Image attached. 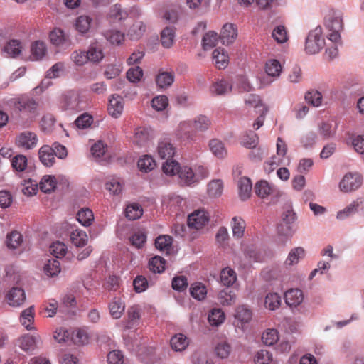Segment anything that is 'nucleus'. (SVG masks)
Here are the masks:
<instances>
[{"label":"nucleus","instance_id":"obj_1","mask_svg":"<svg viewBox=\"0 0 364 364\" xmlns=\"http://www.w3.org/2000/svg\"><path fill=\"white\" fill-rule=\"evenodd\" d=\"M343 13L338 9H330L324 16L323 26L327 38L333 43H341V33L344 27Z\"/></svg>","mask_w":364,"mask_h":364},{"label":"nucleus","instance_id":"obj_2","mask_svg":"<svg viewBox=\"0 0 364 364\" xmlns=\"http://www.w3.org/2000/svg\"><path fill=\"white\" fill-rule=\"evenodd\" d=\"M325 45L323 28L321 26H318L309 32L305 40L304 50L309 55H314L319 53Z\"/></svg>","mask_w":364,"mask_h":364},{"label":"nucleus","instance_id":"obj_3","mask_svg":"<svg viewBox=\"0 0 364 364\" xmlns=\"http://www.w3.org/2000/svg\"><path fill=\"white\" fill-rule=\"evenodd\" d=\"M296 215L292 209L288 208L282 214L281 221L277 226V232L287 238L291 237L296 232Z\"/></svg>","mask_w":364,"mask_h":364},{"label":"nucleus","instance_id":"obj_4","mask_svg":"<svg viewBox=\"0 0 364 364\" xmlns=\"http://www.w3.org/2000/svg\"><path fill=\"white\" fill-rule=\"evenodd\" d=\"M363 178L358 172H349L346 173L339 183L340 190L349 193L358 189L363 184Z\"/></svg>","mask_w":364,"mask_h":364},{"label":"nucleus","instance_id":"obj_5","mask_svg":"<svg viewBox=\"0 0 364 364\" xmlns=\"http://www.w3.org/2000/svg\"><path fill=\"white\" fill-rule=\"evenodd\" d=\"M282 65L276 59H270L266 62L265 72L268 77H264L261 80L263 86L269 85L275 78L278 77L282 72Z\"/></svg>","mask_w":364,"mask_h":364},{"label":"nucleus","instance_id":"obj_6","mask_svg":"<svg viewBox=\"0 0 364 364\" xmlns=\"http://www.w3.org/2000/svg\"><path fill=\"white\" fill-rule=\"evenodd\" d=\"M255 192L262 199H265L269 196L278 198L282 195L281 191L276 186L264 180L256 183Z\"/></svg>","mask_w":364,"mask_h":364},{"label":"nucleus","instance_id":"obj_7","mask_svg":"<svg viewBox=\"0 0 364 364\" xmlns=\"http://www.w3.org/2000/svg\"><path fill=\"white\" fill-rule=\"evenodd\" d=\"M208 213L204 209L193 211L188 217V225L191 229L200 230L209 221Z\"/></svg>","mask_w":364,"mask_h":364},{"label":"nucleus","instance_id":"obj_8","mask_svg":"<svg viewBox=\"0 0 364 364\" xmlns=\"http://www.w3.org/2000/svg\"><path fill=\"white\" fill-rule=\"evenodd\" d=\"M80 95L74 91L66 93L63 98L61 106L65 110L80 111L83 109Z\"/></svg>","mask_w":364,"mask_h":364},{"label":"nucleus","instance_id":"obj_9","mask_svg":"<svg viewBox=\"0 0 364 364\" xmlns=\"http://www.w3.org/2000/svg\"><path fill=\"white\" fill-rule=\"evenodd\" d=\"M14 107L21 112H34L38 107V103L27 95H21L12 100Z\"/></svg>","mask_w":364,"mask_h":364},{"label":"nucleus","instance_id":"obj_10","mask_svg":"<svg viewBox=\"0 0 364 364\" xmlns=\"http://www.w3.org/2000/svg\"><path fill=\"white\" fill-rule=\"evenodd\" d=\"M6 298L9 306L19 307L26 301V294L22 288L14 287L7 292Z\"/></svg>","mask_w":364,"mask_h":364},{"label":"nucleus","instance_id":"obj_11","mask_svg":"<svg viewBox=\"0 0 364 364\" xmlns=\"http://www.w3.org/2000/svg\"><path fill=\"white\" fill-rule=\"evenodd\" d=\"M37 142V135L28 131L21 133L16 138L17 146L27 150L33 149L36 146Z\"/></svg>","mask_w":364,"mask_h":364},{"label":"nucleus","instance_id":"obj_12","mask_svg":"<svg viewBox=\"0 0 364 364\" xmlns=\"http://www.w3.org/2000/svg\"><path fill=\"white\" fill-rule=\"evenodd\" d=\"M156 151L161 159H171L176 153V148L168 139H163L159 141Z\"/></svg>","mask_w":364,"mask_h":364},{"label":"nucleus","instance_id":"obj_13","mask_svg":"<svg viewBox=\"0 0 364 364\" xmlns=\"http://www.w3.org/2000/svg\"><path fill=\"white\" fill-rule=\"evenodd\" d=\"M284 301L289 307H296L304 301V294L299 289H291L284 293Z\"/></svg>","mask_w":364,"mask_h":364},{"label":"nucleus","instance_id":"obj_14","mask_svg":"<svg viewBox=\"0 0 364 364\" xmlns=\"http://www.w3.org/2000/svg\"><path fill=\"white\" fill-rule=\"evenodd\" d=\"M237 36V30L232 23H225L221 30L220 38L223 45L232 44Z\"/></svg>","mask_w":364,"mask_h":364},{"label":"nucleus","instance_id":"obj_15","mask_svg":"<svg viewBox=\"0 0 364 364\" xmlns=\"http://www.w3.org/2000/svg\"><path fill=\"white\" fill-rule=\"evenodd\" d=\"M107 109L112 117L118 118L124 109L123 98L119 95H112L109 100Z\"/></svg>","mask_w":364,"mask_h":364},{"label":"nucleus","instance_id":"obj_16","mask_svg":"<svg viewBox=\"0 0 364 364\" xmlns=\"http://www.w3.org/2000/svg\"><path fill=\"white\" fill-rule=\"evenodd\" d=\"M155 80L158 87L165 90L170 87L174 82L175 74L173 71L159 70Z\"/></svg>","mask_w":364,"mask_h":364},{"label":"nucleus","instance_id":"obj_17","mask_svg":"<svg viewBox=\"0 0 364 364\" xmlns=\"http://www.w3.org/2000/svg\"><path fill=\"white\" fill-rule=\"evenodd\" d=\"M41 341L38 334H26L18 339V346L24 351L33 350Z\"/></svg>","mask_w":364,"mask_h":364},{"label":"nucleus","instance_id":"obj_18","mask_svg":"<svg viewBox=\"0 0 364 364\" xmlns=\"http://www.w3.org/2000/svg\"><path fill=\"white\" fill-rule=\"evenodd\" d=\"M41 162L46 167H51L55 163V156L51 146L44 145L38 151Z\"/></svg>","mask_w":364,"mask_h":364},{"label":"nucleus","instance_id":"obj_19","mask_svg":"<svg viewBox=\"0 0 364 364\" xmlns=\"http://www.w3.org/2000/svg\"><path fill=\"white\" fill-rule=\"evenodd\" d=\"M213 60L218 69H224L228 65L229 56L224 48H218L213 52Z\"/></svg>","mask_w":364,"mask_h":364},{"label":"nucleus","instance_id":"obj_20","mask_svg":"<svg viewBox=\"0 0 364 364\" xmlns=\"http://www.w3.org/2000/svg\"><path fill=\"white\" fill-rule=\"evenodd\" d=\"M318 132L323 139H328L336 135V126L331 121H323L318 124Z\"/></svg>","mask_w":364,"mask_h":364},{"label":"nucleus","instance_id":"obj_21","mask_svg":"<svg viewBox=\"0 0 364 364\" xmlns=\"http://www.w3.org/2000/svg\"><path fill=\"white\" fill-rule=\"evenodd\" d=\"M181 183L186 186L195 185L193 169L188 166H181L177 173Z\"/></svg>","mask_w":364,"mask_h":364},{"label":"nucleus","instance_id":"obj_22","mask_svg":"<svg viewBox=\"0 0 364 364\" xmlns=\"http://www.w3.org/2000/svg\"><path fill=\"white\" fill-rule=\"evenodd\" d=\"M64 63L59 62L54 64L46 73V78L41 82V86L43 87H48L50 82V79L58 77L60 73L64 70Z\"/></svg>","mask_w":364,"mask_h":364},{"label":"nucleus","instance_id":"obj_23","mask_svg":"<svg viewBox=\"0 0 364 364\" xmlns=\"http://www.w3.org/2000/svg\"><path fill=\"white\" fill-rule=\"evenodd\" d=\"M252 182L249 178L242 177L238 181L239 196L241 200H246L250 197L252 192Z\"/></svg>","mask_w":364,"mask_h":364},{"label":"nucleus","instance_id":"obj_24","mask_svg":"<svg viewBox=\"0 0 364 364\" xmlns=\"http://www.w3.org/2000/svg\"><path fill=\"white\" fill-rule=\"evenodd\" d=\"M195 130L192 121H183L180 122L177 129V134L183 139H192Z\"/></svg>","mask_w":364,"mask_h":364},{"label":"nucleus","instance_id":"obj_25","mask_svg":"<svg viewBox=\"0 0 364 364\" xmlns=\"http://www.w3.org/2000/svg\"><path fill=\"white\" fill-rule=\"evenodd\" d=\"M305 257V250L301 247H294L289 252L285 260L286 266H293L299 263Z\"/></svg>","mask_w":364,"mask_h":364},{"label":"nucleus","instance_id":"obj_26","mask_svg":"<svg viewBox=\"0 0 364 364\" xmlns=\"http://www.w3.org/2000/svg\"><path fill=\"white\" fill-rule=\"evenodd\" d=\"M175 28L173 26H167L161 32V42L166 48H171L175 41Z\"/></svg>","mask_w":364,"mask_h":364},{"label":"nucleus","instance_id":"obj_27","mask_svg":"<svg viewBox=\"0 0 364 364\" xmlns=\"http://www.w3.org/2000/svg\"><path fill=\"white\" fill-rule=\"evenodd\" d=\"M34 321V307L31 306L24 309L20 316V322L26 328L30 331L34 328L33 323Z\"/></svg>","mask_w":364,"mask_h":364},{"label":"nucleus","instance_id":"obj_28","mask_svg":"<svg viewBox=\"0 0 364 364\" xmlns=\"http://www.w3.org/2000/svg\"><path fill=\"white\" fill-rule=\"evenodd\" d=\"M287 0H257V6L262 11L275 9L287 6Z\"/></svg>","mask_w":364,"mask_h":364},{"label":"nucleus","instance_id":"obj_29","mask_svg":"<svg viewBox=\"0 0 364 364\" xmlns=\"http://www.w3.org/2000/svg\"><path fill=\"white\" fill-rule=\"evenodd\" d=\"M236 294L228 288L221 290L218 295V300L223 306H231L235 303Z\"/></svg>","mask_w":364,"mask_h":364},{"label":"nucleus","instance_id":"obj_30","mask_svg":"<svg viewBox=\"0 0 364 364\" xmlns=\"http://www.w3.org/2000/svg\"><path fill=\"white\" fill-rule=\"evenodd\" d=\"M232 235L236 239H240L244 235L246 224L245 220L235 216L231 222Z\"/></svg>","mask_w":364,"mask_h":364},{"label":"nucleus","instance_id":"obj_31","mask_svg":"<svg viewBox=\"0 0 364 364\" xmlns=\"http://www.w3.org/2000/svg\"><path fill=\"white\" fill-rule=\"evenodd\" d=\"M23 49L21 43L18 40H11L4 46L3 51L7 54L9 57L16 58L18 56Z\"/></svg>","mask_w":364,"mask_h":364},{"label":"nucleus","instance_id":"obj_32","mask_svg":"<svg viewBox=\"0 0 364 364\" xmlns=\"http://www.w3.org/2000/svg\"><path fill=\"white\" fill-rule=\"evenodd\" d=\"M92 23V18L90 16L82 15L76 18L75 26L79 33L85 34L89 32Z\"/></svg>","mask_w":364,"mask_h":364},{"label":"nucleus","instance_id":"obj_33","mask_svg":"<svg viewBox=\"0 0 364 364\" xmlns=\"http://www.w3.org/2000/svg\"><path fill=\"white\" fill-rule=\"evenodd\" d=\"M94 214L88 208H82L77 213V220L85 227H88L92 224L94 220Z\"/></svg>","mask_w":364,"mask_h":364},{"label":"nucleus","instance_id":"obj_34","mask_svg":"<svg viewBox=\"0 0 364 364\" xmlns=\"http://www.w3.org/2000/svg\"><path fill=\"white\" fill-rule=\"evenodd\" d=\"M109 313L113 318H119L125 309V305L121 299L114 298L109 305Z\"/></svg>","mask_w":364,"mask_h":364},{"label":"nucleus","instance_id":"obj_35","mask_svg":"<svg viewBox=\"0 0 364 364\" xmlns=\"http://www.w3.org/2000/svg\"><path fill=\"white\" fill-rule=\"evenodd\" d=\"M61 271L60 264L58 260L52 259H48L44 264V274L48 277L57 276Z\"/></svg>","mask_w":364,"mask_h":364},{"label":"nucleus","instance_id":"obj_36","mask_svg":"<svg viewBox=\"0 0 364 364\" xmlns=\"http://www.w3.org/2000/svg\"><path fill=\"white\" fill-rule=\"evenodd\" d=\"M232 90V85L225 80H217L210 87V92L217 95H225Z\"/></svg>","mask_w":364,"mask_h":364},{"label":"nucleus","instance_id":"obj_37","mask_svg":"<svg viewBox=\"0 0 364 364\" xmlns=\"http://www.w3.org/2000/svg\"><path fill=\"white\" fill-rule=\"evenodd\" d=\"M31 53L30 59L31 60H41L46 53L45 43L41 41H36L31 45Z\"/></svg>","mask_w":364,"mask_h":364},{"label":"nucleus","instance_id":"obj_38","mask_svg":"<svg viewBox=\"0 0 364 364\" xmlns=\"http://www.w3.org/2000/svg\"><path fill=\"white\" fill-rule=\"evenodd\" d=\"M127 321L125 327L128 329L134 328L140 318V309L137 306H132L127 311Z\"/></svg>","mask_w":364,"mask_h":364},{"label":"nucleus","instance_id":"obj_39","mask_svg":"<svg viewBox=\"0 0 364 364\" xmlns=\"http://www.w3.org/2000/svg\"><path fill=\"white\" fill-rule=\"evenodd\" d=\"M170 343L175 351H182L188 346V341L185 335L178 333L171 338Z\"/></svg>","mask_w":364,"mask_h":364},{"label":"nucleus","instance_id":"obj_40","mask_svg":"<svg viewBox=\"0 0 364 364\" xmlns=\"http://www.w3.org/2000/svg\"><path fill=\"white\" fill-rule=\"evenodd\" d=\"M220 281L224 286H232L237 281V274L235 270L225 267L221 270Z\"/></svg>","mask_w":364,"mask_h":364},{"label":"nucleus","instance_id":"obj_41","mask_svg":"<svg viewBox=\"0 0 364 364\" xmlns=\"http://www.w3.org/2000/svg\"><path fill=\"white\" fill-rule=\"evenodd\" d=\"M151 138L150 132L146 128H137L134 133V142L139 146H144Z\"/></svg>","mask_w":364,"mask_h":364},{"label":"nucleus","instance_id":"obj_42","mask_svg":"<svg viewBox=\"0 0 364 364\" xmlns=\"http://www.w3.org/2000/svg\"><path fill=\"white\" fill-rule=\"evenodd\" d=\"M143 215V209L138 203H132L127 206L125 215L130 220L139 219Z\"/></svg>","mask_w":364,"mask_h":364},{"label":"nucleus","instance_id":"obj_43","mask_svg":"<svg viewBox=\"0 0 364 364\" xmlns=\"http://www.w3.org/2000/svg\"><path fill=\"white\" fill-rule=\"evenodd\" d=\"M70 240L76 247H84L87 242V235L83 230H75L70 234Z\"/></svg>","mask_w":364,"mask_h":364},{"label":"nucleus","instance_id":"obj_44","mask_svg":"<svg viewBox=\"0 0 364 364\" xmlns=\"http://www.w3.org/2000/svg\"><path fill=\"white\" fill-rule=\"evenodd\" d=\"M195 132H205L210 127L211 122L205 115H199L192 121Z\"/></svg>","mask_w":364,"mask_h":364},{"label":"nucleus","instance_id":"obj_45","mask_svg":"<svg viewBox=\"0 0 364 364\" xmlns=\"http://www.w3.org/2000/svg\"><path fill=\"white\" fill-rule=\"evenodd\" d=\"M218 41V35L216 32L209 31L206 33L202 39V46L204 50H210L214 48Z\"/></svg>","mask_w":364,"mask_h":364},{"label":"nucleus","instance_id":"obj_46","mask_svg":"<svg viewBox=\"0 0 364 364\" xmlns=\"http://www.w3.org/2000/svg\"><path fill=\"white\" fill-rule=\"evenodd\" d=\"M23 239L22 235L17 231H12L7 235L6 243L10 249H16L23 243Z\"/></svg>","mask_w":364,"mask_h":364},{"label":"nucleus","instance_id":"obj_47","mask_svg":"<svg viewBox=\"0 0 364 364\" xmlns=\"http://www.w3.org/2000/svg\"><path fill=\"white\" fill-rule=\"evenodd\" d=\"M209 147L212 153L218 158H224L226 156V150L223 144L218 139H213L209 142Z\"/></svg>","mask_w":364,"mask_h":364},{"label":"nucleus","instance_id":"obj_48","mask_svg":"<svg viewBox=\"0 0 364 364\" xmlns=\"http://www.w3.org/2000/svg\"><path fill=\"white\" fill-rule=\"evenodd\" d=\"M223 190V183L220 179L213 180L208 185V193L210 197L216 198L220 196Z\"/></svg>","mask_w":364,"mask_h":364},{"label":"nucleus","instance_id":"obj_49","mask_svg":"<svg viewBox=\"0 0 364 364\" xmlns=\"http://www.w3.org/2000/svg\"><path fill=\"white\" fill-rule=\"evenodd\" d=\"M279 339V333L274 328H268L262 335V340L266 346H273Z\"/></svg>","mask_w":364,"mask_h":364},{"label":"nucleus","instance_id":"obj_50","mask_svg":"<svg viewBox=\"0 0 364 364\" xmlns=\"http://www.w3.org/2000/svg\"><path fill=\"white\" fill-rule=\"evenodd\" d=\"M137 165L141 171L147 173L154 169L156 163L152 156L145 155L139 159Z\"/></svg>","mask_w":364,"mask_h":364},{"label":"nucleus","instance_id":"obj_51","mask_svg":"<svg viewBox=\"0 0 364 364\" xmlns=\"http://www.w3.org/2000/svg\"><path fill=\"white\" fill-rule=\"evenodd\" d=\"M281 301V297L277 293H269L265 297L264 305L267 309L274 311L279 307Z\"/></svg>","mask_w":364,"mask_h":364},{"label":"nucleus","instance_id":"obj_52","mask_svg":"<svg viewBox=\"0 0 364 364\" xmlns=\"http://www.w3.org/2000/svg\"><path fill=\"white\" fill-rule=\"evenodd\" d=\"M55 186L56 181L55 177L52 176H44L39 183V188L44 193L51 192Z\"/></svg>","mask_w":364,"mask_h":364},{"label":"nucleus","instance_id":"obj_53","mask_svg":"<svg viewBox=\"0 0 364 364\" xmlns=\"http://www.w3.org/2000/svg\"><path fill=\"white\" fill-rule=\"evenodd\" d=\"M166 261L159 256L152 257L149 262V269L154 273H161L165 269Z\"/></svg>","mask_w":364,"mask_h":364},{"label":"nucleus","instance_id":"obj_54","mask_svg":"<svg viewBox=\"0 0 364 364\" xmlns=\"http://www.w3.org/2000/svg\"><path fill=\"white\" fill-rule=\"evenodd\" d=\"M87 53L89 60L93 63H98L104 58L102 48L96 43L90 45Z\"/></svg>","mask_w":364,"mask_h":364},{"label":"nucleus","instance_id":"obj_55","mask_svg":"<svg viewBox=\"0 0 364 364\" xmlns=\"http://www.w3.org/2000/svg\"><path fill=\"white\" fill-rule=\"evenodd\" d=\"M146 31V26L141 21L135 22L128 31V36L133 39L137 40L141 38Z\"/></svg>","mask_w":364,"mask_h":364},{"label":"nucleus","instance_id":"obj_56","mask_svg":"<svg viewBox=\"0 0 364 364\" xmlns=\"http://www.w3.org/2000/svg\"><path fill=\"white\" fill-rule=\"evenodd\" d=\"M105 38L113 45H120L124 40L122 33L117 30H109L105 32Z\"/></svg>","mask_w":364,"mask_h":364},{"label":"nucleus","instance_id":"obj_57","mask_svg":"<svg viewBox=\"0 0 364 364\" xmlns=\"http://www.w3.org/2000/svg\"><path fill=\"white\" fill-rule=\"evenodd\" d=\"M252 311L245 306H240L237 307L235 313V318L240 321L242 324L247 323L252 319Z\"/></svg>","mask_w":364,"mask_h":364},{"label":"nucleus","instance_id":"obj_58","mask_svg":"<svg viewBox=\"0 0 364 364\" xmlns=\"http://www.w3.org/2000/svg\"><path fill=\"white\" fill-rule=\"evenodd\" d=\"M166 161L163 164L162 170L163 172L167 176H175L178 173L181 166L175 160H170L166 159Z\"/></svg>","mask_w":364,"mask_h":364},{"label":"nucleus","instance_id":"obj_59","mask_svg":"<svg viewBox=\"0 0 364 364\" xmlns=\"http://www.w3.org/2000/svg\"><path fill=\"white\" fill-rule=\"evenodd\" d=\"M190 294L194 299L200 301L206 296V287L201 283L193 284L190 287Z\"/></svg>","mask_w":364,"mask_h":364},{"label":"nucleus","instance_id":"obj_60","mask_svg":"<svg viewBox=\"0 0 364 364\" xmlns=\"http://www.w3.org/2000/svg\"><path fill=\"white\" fill-rule=\"evenodd\" d=\"M225 316L220 309H214L208 315V321L210 325L218 326L223 323Z\"/></svg>","mask_w":364,"mask_h":364},{"label":"nucleus","instance_id":"obj_61","mask_svg":"<svg viewBox=\"0 0 364 364\" xmlns=\"http://www.w3.org/2000/svg\"><path fill=\"white\" fill-rule=\"evenodd\" d=\"M49 38L51 43L55 46H62L66 41L64 32L60 28H55L52 31Z\"/></svg>","mask_w":364,"mask_h":364},{"label":"nucleus","instance_id":"obj_62","mask_svg":"<svg viewBox=\"0 0 364 364\" xmlns=\"http://www.w3.org/2000/svg\"><path fill=\"white\" fill-rule=\"evenodd\" d=\"M28 160L26 156L18 154L15 156L11 160V166L13 168L18 171L22 172L27 167Z\"/></svg>","mask_w":364,"mask_h":364},{"label":"nucleus","instance_id":"obj_63","mask_svg":"<svg viewBox=\"0 0 364 364\" xmlns=\"http://www.w3.org/2000/svg\"><path fill=\"white\" fill-rule=\"evenodd\" d=\"M259 137L253 132L247 133L242 139L241 144L247 149H255L258 144Z\"/></svg>","mask_w":364,"mask_h":364},{"label":"nucleus","instance_id":"obj_64","mask_svg":"<svg viewBox=\"0 0 364 364\" xmlns=\"http://www.w3.org/2000/svg\"><path fill=\"white\" fill-rule=\"evenodd\" d=\"M215 352L221 359L227 358L231 352V346L226 341H220L215 346Z\"/></svg>","mask_w":364,"mask_h":364}]
</instances>
